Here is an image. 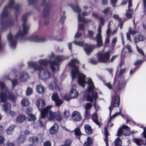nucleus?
I'll list each match as a JSON object with an SVG mask.
<instances>
[{
    "instance_id": "obj_1",
    "label": "nucleus",
    "mask_w": 146,
    "mask_h": 146,
    "mask_svg": "<svg viewBox=\"0 0 146 146\" xmlns=\"http://www.w3.org/2000/svg\"><path fill=\"white\" fill-rule=\"evenodd\" d=\"M79 63V61L77 59H75L72 60L69 63V65L73 68L71 71L72 78L73 79H74L76 75H78L79 84L84 88L85 86V84L87 83L88 85V91L90 92L94 88V83L90 78H88L87 82H86V76L79 72L78 66L75 65L76 64H78Z\"/></svg>"
},
{
    "instance_id": "obj_2",
    "label": "nucleus",
    "mask_w": 146,
    "mask_h": 146,
    "mask_svg": "<svg viewBox=\"0 0 146 146\" xmlns=\"http://www.w3.org/2000/svg\"><path fill=\"white\" fill-rule=\"evenodd\" d=\"M27 15H23L22 17V20L23 22V24L22 31L20 29L18 33L14 36H13L11 33H9L7 36V40L10 42V46L12 48H16L17 40L19 37V36L22 37L26 35L29 29V26L27 25L25 23L27 19Z\"/></svg>"
},
{
    "instance_id": "obj_3",
    "label": "nucleus",
    "mask_w": 146,
    "mask_h": 146,
    "mask_svg": "<svg viewBox=\"0 0 146 146\" xmlns=\"http://www.w3.org/2000/svg\"><path fill=\"white\" fill-rule=\"evenodd\" d=\"M0 86L1 102H5L8 98L13 101L15 100L16 98L13 93L8 90L7 88L5 86L4 83L0 81Z\"/></svg>"
},
{
    "instance_id": "obj_4",
    "label": "nucleus",
    "mask_w": 146,
    "mask_h": 146,
    "mask_svg": "<svg viewBox=\"0 0 146 146\" xmlns=\"http://www.w3.org/2000/svg\"><path fill=\"white\" fill-rule=\"evenodd\" d=\"M14 4V0H10L8 5L5 6L3 8V10L1 14L2 17H7L8 15V11L9 9H13L15 10H18L20 7L19 4H16L14 7L13 6Z\"/></svg>"
},
{
    "instance_id": "obj_5",
    "label": "nucleus",
    "mask_w": 146,
    "mask_h": 146,
    "mask_svg": "<svg viewBox=\"0 0 146 146\" xmlns=\"http://www.w3.org/2000/svg\"><path fill=\"white\" fill-rule=\"evenodd\" d=\"M110 56V54L109 51L104 52L103 50L98 53L97 59L101 62L107 63L109 60Z\"/></svg>"
},
{
    "instance_id": "obj_6",
    "label": "nucleus",
    "mask_w": 146,
    "mask_h": 146,
    "mask_svg": "<svg viewBox=\"0 0 146 146\" xmlns=\"http://www.w3.org/2000/svg\"><path fill=\"white\" fill-rule=\"evenodd\" d=\"M51 106H47L46 109L41 112V117L42 118H44L46 116L48 119L49 120H52L55 118V112L54 113L50 110Z\"/></svg>"
},
{
    "instance_id": "obj_7",
    "label": "nucleus",
    "mask_w": 146,
    "mask_h": 146,
    "mask_svg": "<svg viewBox=\"0 0 146 146\" xmlns=\"http://www.w3.org/2000/svg\"><path fill=\"white\" fill-rule=\"evenodd\" d=\"M38 63L40 66H38L35 62H30L28 63V66L30 67H33L35 70L40 72L42 69V66H44L48 64V62L46 60L41 59L38 61Z\"/></svg>"
},
{
    "instance_id": "obj_8",
    "label": "nucleus",
    "mask_w": 146,
    "mask_h": 146,
    "mask_svg": "<svg viewBox=\"0 0 146 146\" xmlns=\"http://www.w3.org/2000/svg\"><path fill=\"white\" fill-rule=\"evenodd\" d=\"M64 59V57L62 56H57L56 57V60L55 61L50 62V65L52 71L53 72H56L58 71L59 67L57 66L58 62H56L57 60L58 62H60Z\"/></svg>"
},
{
    "instance_id": "obj_9",
    "label": "nucleus",
    "mask_w": 146,
    "mask_h": 146,
    "mask_svg": "<svg viewBox=\"0 0 146 146\" xmlns=\"http://www.w3.org/2000/svg\"><path fill=\"white\" fill-rule=\"evenodd\" d=\"M71 7L74 11L78 13V22H82L85 23H88L92 21L91 19H86L84 17H82L80 15L81 9L78 6H71Z\"/></svg>"
},
{
    "instance_id": "obj_10",
    "label": "nucleus",
    "mask_w": 146,
    "mask_h": 146,
    "mask_svg": "<svg viewBox=\"0 0 146 146\" xmlns=\"http://www.w3.org/2000/svg\"><path fill=\"white\" fill-rule=\"evenodd\" d=\"M131 133L128 127L125 125H123L121 128H120L118 131L117 136L120 137L123 133L125 136H129Z\"/></svg>"
},
{
    "instance_id": "obj_11",
    "label": "nucleus",
    "mask_w": 146,
    "mask_h": 146,
    "mask_svg": "<svg viewBox=\"0 0 146 146\" xmlns=\"http://www.w3.org/2000/svg\"><path fill=\"white\" fill-rule=\"evenodd\" d=\"M11 108V105L10 104L6 103L3 105V109L4 111L7 113H8V111L9 110V114L11 116L13 117L16 115V113L13 111L10 110Z\"/></svg>"
},
{
    "instance_id": "obj_12",
    "label": "nucleus",
    "mask_w": 146,
    "mask_h": 146,
    "mask_svg": "<svg viewBox=\"0 0 146 146\" xmlns=\"http://www.w3.org/2000/svg\"><path fill=\"white\" fill-rule=\"evenodd\" d=\"M98 33L96 35V38L97 42V47H100L102 45V36L101 35V26L98 27Z\"/></svg>"
},
{
    "instance_id": "obj_13",
    "label": "nucleus",
    "mask_w": 146,
    "mask_h": 146,
    "mask_svg": "<svg viewBox=\"0 0 146 146\" xmlns=\"http://www.w3.org/2000/svg\"><path fill=\"white\" fill-rule=\"evenodd\" d=\"M118 79L119 80L118 88L119 89L123 88L125 86V81L124 80V78L122 76H115L114 78V82Z\"/></svg>"
},
{
    "instance_id": "obj_14",
    "label": "nucleus",
    "mask_w": 146,
    "mask_h": 146,
    "mask_svg": "<svg viewBox=\"0 0 146 146\" xmlns=\"http://www.w3.org/2000/svg\"><path fill=\"white\" fill-rule=\"evenodd\" d=\"M52 100L54 101L57 106H59L62 103V100L59 99V97L56 93H54L52 96Z\"/></svg>"
},
{
    "instance_id": "obj_15",
    "label": "nucleus",
    "mask_w": 146,
    "mask_h": 146,
    "mask_svg": "<svg viewBox=\"0 0 146 146\" xmlns=\"http://www.w3.org/2000/svg\"><path fill=\"white\" fill-rule=\"evenodd\" d=\"M36 104L41 112L42 111H43L46 109V108H44L45 106V102L42 99H40L38 100L36 102Z\"/></svg>"
},
{
    "instance_id": "obj_16",
    "label": "nucleus",
    "mask_w": 146,
    "mask_h": 146,
    "mask_svg": "<svg viewBox=\"0 0 146 146\" xmlns=\"http://www.w3.org/2000/svg\"><path fill=\"white\" fill-rule=\"evenodd\" d=\"M72 118L75 121H79L82 119V116L78 112L75 111L72 113Z\"/></svg>"
},
{
    "instance_id": "obj_17",
    "label": "nucleus",
    "mask_w": 146,
    "mask_h": 146,
    "mask_svg": "<svg viewBox=\"0 0 146 146\" xmlns=\"http://www.w3.org/2000/svg\"><path fill=\"white\" fill-rule=\"evenodd\" d=\"M51 76L50 72L47 70H44L43 71L42 74L40 73L39 77L44 80L46 79L49 78Z\"/></svg>"
},
{
    "instance_id": "obj_18",
    "label": "nucleus",
    "mask_w": 146,
    "mask_h": 146,
    "mask_svg": "<svg viewBox=\"0 0 146 146\" xmlns=\"http://www.w3.org/2000/svg\"><path fill=\"white\" fill-rule=\"evenodd\" d=\"M92 96H91L88 95L87 96V100L91 102H93V100H96V99L98 98V93L96 91H93L92 93Z\"/></svg>"
},
{
    "instance_id": "obj_19",
    "label": "nucleus",
    "mask_w": 146,
    "mask_h": 146,
    "mask_svg": "<svg viewBox=\"0 0 146 146\" xmlns=\"http://www.w3.org/2000/svg\"><path fill=\"white\" fill-rule=\"evenodd\" d=\"M72 89L70 92V95L71 98H76L78 95V93L76 90V86L73 85L72 86Z\"/></svg>"
},
{
    "instance_id": "obj_20",
    "label": "nucleus",
    "mask_w": 146,
    "mask_h": 146,
    "mask_svg": "<svg viewBox=\"0 0 146 146\" xmlns=\"http://www.w3.org/2000/svg\"><path fill=\"white\" fill-rule=\"evenodd\" d=\"M120 102V98L119 96H116L114 98V101H112L111 104L113 107H118L119 106Z\"/></svg>"
},
{
    "instance_id": "obj_21",
    "label": "nucleus",
    "mask_w": 146,
    "mask_h": 146,
    "mask_svg": "<svg viewBox=\"0 0 146 146\" xmlns=\"http://www.w3.org/2000/svg\"><path fill=\"white\" fill-rule=\"evenodd\" d=\"M45 7L44 10V17L47 18L48 17L49 11L51 9V5L46 3Z\"/></svg>"
},
{
    "instance_id": "obj_22",
    "label": "nucleus",
    "mask_w": 146,
    "mask_h": 146,
    "mask_svg": "<svg viewBox=\"0 0 146 146\" xmlns=\"http://www.w3.org/2000/svg\"><path fill=\"white\" fill-rule=\"evenodd\" d=\"M0 24L2 26L1 30L3 31L4 30L3 28L4 27H10L13 25L14 23L13 21H7L4 23L1 22V23H0Z\"/></svg>"
},
{
    "instance_id": "obj_23",
    "label": "nucleus",
    "mask_w": 146,
    "mask_h": 146,
    "mask_svg": "<svg viewBox=\"0 0 146 146\" xmlns=\"http://www.w3.org/2000/svg\"><path fill=\"white\" fill-rule=\"evenodd\" d=\"M32 40L36 42H43L47 40L45 37L40 38L38 36H35L32 38Z\"/></svg>"
},
{
    "instance_id": "obj_24",
    "label": "nucleus",
    "mask_w": 146,
    "mask_h": 146,
    "mask_svg": "<svg viewBox=\"0 0 146 146\" xmlns=\"http://www.w3.org/2000/svg\"><path fill=\"white\" fill-rule=\"evenodd\" d=\"M95 48V47L93 45L88 46L87 45L86 47H84V49L88 55L89 54L92 52L93 49Z\"/></svg>"
},
{
    "instance_id": "obj_25",
    "label": "nucleus",
    "mask_w": 146,
    "mask_h": 146,
    "mask_svg": "<svg viewBox=\"0 0 146 146\" xmlns=\"http://www.w3.org/2000/svg\"><path fill=\"white\" fill-rule=\"evenodd\" d=\"M136 33V31L135 30H133L131 27H129V32L126 33L127 39L130 41H131L130 34L132 35H135Z\"/></svg>"
},
{
    "instance_id": "obj_26",
    "label": "nucleus",
    "mask_w": 146,
    "mask_h": 146,
    "mask_svg": "<svg viewBox=\"0 0 146 146\" xmlns=\"http://www.w3.org/2000/svg\"><path fill=\"white\" fill-rule=\"evenodd\" d=\"M121 113V112H116L113 114L112 116L110 117V119L108 120V126H110L111 127L113 126V124L112 123H110V122L111 121V120L113 119L117 115H120Z\"/></svg>"
},
{
    "instance_id": "obj_27",
    "label": "nucleus",
    "mask_w": 146,
    "mask_h": 146,
    "mask_svg": "<svg viewBox=\"0 0 146 146\" xmlns=\"http://www.w3.org/2000/svg\"><path fill=\"white\" fill-rule=\"evenodd\" d=\"M58 126L57 124L55 123L50 129V133L52 134L56 133L58 131Z\"/></svg>"
},
{
    "instance_id": "obj_28",
    "label": "nucleus",
    "mask_w": 146,
    "mask_h": 146,
    "mask_svg": "<svg viewBox=\"0 0 146 146\" xmlns=\"http://www.w3.org/2000/svg\"><path fill=\"white\" fill-rule=\"evenodd\" d=\"M92 121L97 125L100 126V123L98 120L97 115L94 113L92 115Z\"/></svg>"
},
{
    "instance_id": "obj_29",
    "label": "nucleus",
    "mask_w": 146,
    "mask_h": 146,
    "mask_svg": "<svg viewBox=\"0 0 146 146\" xmlns=\"http://www.w3.org/2000/svg\"><path fill=\"white\" fill-rule=\"evenodd\" d=\"M84 129L86 133L88 135L91 134L92 131V129L89 125H86L84 126Z\"/></svg>"
},
{
    "instance_id": "obj_30",
    "label": "nucleus",
    "mask_w": 146,
    "mask_h": 146,
    "mask_svg": "<svg viewBox=\"0 0 146 146\" xmlns=\"http://www.w3.org/2000/svg\"><path fill=\"white\" fill-rule=\"evenodd\" d=\"M26 117L24 115H20L17 116L16 119V121L19 123H21L25 119Z\"/></svg>"
},
{
    "instance_id": "obj_31",
    "label": "nucleus",
    "mask_w": 146,
    "mask_h": 146,
    "mask_svg": "<svg viewBox=\"0 0 146 146\" xmlns=\"http://www.w3.org/2000/svg\"><path fill=\"white\" fill-rule=\"evenodd\" d=\"M55 118L58 121L60 122L62 120V115L59 111L55 112Z\"/></svg>"
},
{
    "instance_id": "obj_32",
    "label": "nucleus",
    "mask_w": 146,
    "mask_h": 146,
    "mask_svg": "<svg viewBox=\"0 0 146 146\" xmlns=\"http://www.w3.org/2000/svg\"><path fill=\"white\" fill-rule=\"evenodd\" d=\"M28 77V74L24 72L22 73L20 76V79L22 81H26Z\"/></svg>"
},
{
    "instance_id": "obj_33",
    "label": "nucleus",
    "mask_w": 146,
    "mask_h": 146,
    "mask_svg": "<svg viewBox=\"0 0 146 146\" xmlns=\"http://www.w3.org/2000/svg\"><path fill=\"white\" fill-rule=\"evenodd\" d=\"M15 128L13 125H11L7 129L6 133L8 135H11Z\"/></svg>"
},
{
    "instance_id": "obj_34",
    "label": "nucleus",
    "mask_w": 146,
    "mask_h": 146,
    "mask_svg": "<svg viewBox=\"0 0 146 146\" xmlns=\"http://www.w3.org/2000/svg\"><path fill=\"white\" fill-rule=\"evenodd\" d=\"M133 141L138 145H141L144 143V141L141 139L135 138L133 139Z\"/></svg>"
},
{
    "instance_id": "obj_35",
    "label": "nucleus",
    "mask_w": 146,
    "mask_h": 146,
    "mask_svg": "<svg viewBox=\"0 0 146 146\" xmlns=\"http://www.w3.org/2000/svg\"><path fill=\"white\" fill-rule=\"evenodd\" d=\"M37 92L40 94H42L44 92V88L41 85L38 86L36 88Z\"/></svg>"
},
{
    "instance_id": "obj_36",
    "label": "nucleus",
    "mask_w": 146,
    "mask_h": 146,
    "mask_svg": "<svg viewBox=\"0 0 146 146\" xmlns=\"http://www.w3.org/2000/svg\"><path fill=\"white\" fill-rule=\"evenodd\" d=\"M21 104L23 106L26 107L29 105V102L27 99L24 98L22 99Z\"/></svg>"
},
{
    "instance_id": "obj_37",
    "label": "nucleus",
    "mask_w": 146,
    "mask_h": 146,
    "mask_svg": "<svg viewBox=\"0 0 146 146\" xmlns=\"http://www.w3.org/2000/svg\"><path fill=\"white\" fill-rule=\"evenodd\" d=\"M114 144L115 146H121L122 141L119 138H117L115 140Z\"/></svg>"
},
{
    "instance_id": "obj_38",
    "label": "nucleus",
    "mask_w": 146,
    "mask_h": 146,
    "mask_svg": "<svg viewBox=\"0 0 146 146\" xmlns=\"http://www.w3.org/2000/svg\"><path fill=\"white\" fill-rule=\"evenodd\" d=\"M87 141L84 143V146H90L92 143V140L90 137H88L87 139Z\"/></svg>"
},
{
    "instance_id": "obj_39",
    "label": "nucleus",
    "mask_w": 146,
    "mask_h": 146,
    "mask_svg": "<svg viewBox=\"0 0 146 146\" xmlns=\"http://www.w3.org/2000/svg\"><path fill=\"white\" fill-rule=\"evenodd\" d=\"M105 129V135L106 137V138L104 139V141L106 142V146H108V133L107 131V128L106 127L104 128Z\"/></svg>"
},
{
    "instance_id": "obj_40",
    "label": "nucleus",
    "mask_w": 146,
    "mask_h": 146,
    "mask_svg": "<svg viewBox=\"0 0 146 146\" xmlns=\"http://www.w3.org/2000/svg\"><path fill=\"white\" fill-rule=\"evenodd\" d=\"M56 86V81H54L53 82H52L50 83L49 86V88L50 90H53Z\"/></svg>"
},
{
    "instance_id": "obj_41",
    "label": "nucleus",
    "mask_w": 146,
    "mask_h": 146,
    "mask_svg": "<svg viewBox=\"0 0 146 146\" xmlns=\"http://www.w3.org/2000/svg\"><path fill=\"white\" fill-rule=\"evenodd\" d=\"M25 139V137L23 135H21L17 139V142L19 143H23Z\"/></svg>"
},
{
    "instance_id": "obj_42",
    "label": "nucleus",
    "mask_w": 146,
    "mask_h": 146,
    "mask_svg": "<svg viewBox=\"0 0 146 146\" xmlns=\"http://www.w3.org/2000/svg\"><path fill=\"white\" fill-rule=\"evenodd\" d=\"M36 140H37V143H41L43 141V138L42 135H38L36 137Z\"/></svg>"
},
{
    "instance_id": "obj_43",
    "label": "nucleus",
    "mask_w": 146,
    "mask_h": 146,
    "mask_svg": "<svg viewBox=\"0 0 146 146\" xmlns=\"http://www.w3.org/2000/svg\"><path fill=\"white\" fill-rule=\"evenodd\" d=\"M70 115V112L68 110H65L63 112L64 117L65 118H68Z\"/></svg>"
},
{
    "instance_id": "obj_44",
    "label": "nucleus",
    "mask_w": 146,
    "mask_h": 146,
    "mask_svg": "<svg viewBox=\"0 0 146 146\" xmlns=\"http://www.w3.org/2000/svg\"><path fill=\"white\" fill-rule=\"evenodd\" d=\"M29 120L30 121H34L36 119L35 116L33 114H30L28 117Z\"/></svg>"
},
{
    "instance_id": "obj_45",
    "label": "nucleus",
    "mask_w": 146,
    "mask_h": 146,
    "mask_svg": "<svg viewBox=\"0 0 146 146\" xmlns=\"http://www.w3.org/2000/svg\"><path fill=\"white\" fill-rule=\"evenodd\" d=\"M33 93L32 89L28 87L26 91V94L27 96H29Z\"/></svg>"
},
{
    "instance_id": "obj_46",
    "label": "nucleus",
    "mask_w": 146,
    "mask_h": 146,
    "mask_svg": "<svg viewBox=\"0 0 146 146\" xmlns=\"http://www.w3.org/2000/svg\"><path fill=\"white\" fill-rule=\"evenodd\" d=\"M74 133L76 135L79 136L80 135L81 132L79 128L77 127L74 129Z\"/></svg>"
},
{
    "instance_id": "obj_47",
    "label": "nucleus",
    "mask_w": 146,
    "mask_h": 146,
    "mask_svg": "<svg viewBox=\"0 0 146 146\" xmlns=\"http://www.w3.org/2000/svg\"><path fill=\"white\" fill-rule=\"evenodd\" d=\"M36 137H29V140L31 142H32L33 143H37V140L36 141Z\"/></svg>"
},
{
    "instance_id": "obj_48",
    "label": "nucleus",
    "mask_w": 146,
    "mask_h": 146,
    "mask_svg": "<svg viewBox=\"0 0 146 146\" xmlns=\"http://www.w3.org/2000/svg\"><path fill=\"white\" fill-rule=\"evenodd\" d=\"M84 43V41H77L76 40H75L74 41V44L76 45H78L80 46H83V44Z\"/></svg>"
},
{
    "instance_id": "obj_49",
    "label": "nucleus",
    "mask_w": 146,
    "mask_h": 146,
    "mask_svg": "<svg viewBox=\"0 0 146 146\" xmlns=\"http://www.w3.org/2000/svg\"><path fill=\"white\" fill-rule=\"evenodd\" d=\"M92 107V104L90 103H88L86 105L85 108V110H89Z\"/></svg>"
},
{
    "instance_id": "obj_50",
    "label": "nucleus",
    "mask_w": 146,
    "mask_h": 146,
    "mask_svg": "<svg viewBox=\"0 0 146 146\" xmlns=\"http://www.w3.org/2000/svg\"><path fill=\"white\" fill-rule=\"evenodd\" d=\"M99 20L100 22V26L104 25V20L102 17H100L99 18Z\"/></svg>"
},
{
    "instance_id": "obj_51",
    "label": "nucleus",
    "mask_w": 146,
    "mask_h": 146,
    "mask_svg": "<svg viewBox=\"0 0 146 146\" xmlns=\"http://www.w3.org/2000/svg\"><path fill=\"white\" fill-rule=\"evenodd\" d=\"M113 17L114 19L117 20L118 21H121L122 19L119 17V16L117 15H113Z\"/></svg>"
},
{
    "instance_id": "obj_52",
    "label": "nucleus",
    "mask_w": 146,
    "mask_h": 146,
    "mask_svg": "<svg viewBox=\"0 0 146 146\" xmlns=\"http://www.w3.org/2000/svg\"><path fill=\"white\" fill-rule=\"evenodd\" d=\"M128 11V10L126 11V12L125 13L126 14V16L127 17V18L130 19H131L132 17V15Z\"/></svg>"
},
{
    "instance_id": "obj_53",
    "label": "nucleus",
    "mask_w": 146,
    "mask_h": 146,
    "mask_svg": "<svg viewBox=\"0 0 146 146\" xmlns=\"http://www.w3.org/2000/svg\"><path fill=\"white\" fill-rule=\"evenodd\" d=\"M132 6V4L131 3V0H130L128 2V11L129 12H132L133 11L132 9H130V7H131Z\"/></svg>"
},
{
    "instance_id": "obj_54",
    "label": "nucleus",
    "mask_w": 146,
    "mask_h": 146,
    "mask_svg": "<svg viewBox=\"0 0 146 146\" xmlns=\"http://www.w3.org/2000/svg\"><path fill=\"white\" fill-rule=\"evenodd\" d=\"M111 9V8L110 7H107L106 8L104 9L103 11V13L104 14L108 13Z\"/></svg>"
},
{
    "instance_id": "obj_55",
    "label": "nucleus",
    "mask_w": 146,
    "mask_h": 146,
    "mask_svg": "<svg viewBox=\"0 0 146 146\" xmlns=\"http://www.w3.org/2000/svg\"><path fill=\"white\" fill-rule=\"evenodd\" d=\"M90 113L89 110H85L84 116L86 118L90 116Z\"/></svg>"
},
{
    "instance_id": "obj_56",
    "label": "nucleus",
    "mask_w": 146,
    "mask_h": 146,
    "mask_svg": "<svg viewBox=\"0 0 146 146\" xmlns=\"http://www.w3.org/2000/svg\"><path fill=\"white\" fill-rule=\"evenodd\" d=\"M140 37H141L142 38L141 36L138 35L136 36L134 38L135 42L137 43L139 41H140Z\"/></svg>"
},
{
    "instance_id": "obj_57",
    "label": "nucleus",
    "mask_w": 146,
    "mask_h": 146,
    "mask_svg": "<svg viewBox=\"0 0 146 146\" xmlns=\"http://www.w3.org/2000/svg\"><path fill=\"white\" fill-rule=\"evenodd\" d=\"M88 33L89 37L90 38H92L94 33L92 31L88 30Z\"/></svg>"
},
{
    "instance_id": "obj_58",
    "label": "nucleus",
    "mask_w": 146,
    "mask_h": 146,
    "mask_svg": "<svg viewBox=\"0 0 146 146\" xmlns=\"http://www.w3.org/2000/svg\"><path fill=\"white\" fill-rule=\"evenodd\" d=\"M32 109L31 108H27L26 110V112L27 113L28 115V116L30 114H32L31 113L32 112Z\"/></svg>"
},
{
    "instance_id": "obj_59",
    "label": "nucleus",
    "mask_w": 146,
    "mask_h": 146,
    "mask_svg": "<svg viewBox=\"0 0 146 146\" xmlns=\"http://www.w3.org/2000/svg\"><path fill=\"white\" fill-rule=\"evenodd\" d=\"M71 143V140L70 139L67 140L64 143V145L67 146H70Z\"/></svg>"
},
{
    "instance_id": "obj_60",
    "label": "nucleus",
    "mask_w": 146,
    "mask_h": 146,
    "mask_svg": "<svg viewBox=\"0 0 146 146\" xmlns=\"http://www.w3.org/2000/svg\"><path fill=\"white\" fill-rule=\"evenodd\" d=\"M136 48L139 53L141 54L142 55H144V53L142 49L139 48L137 46H136Z\"/></svg>"
},
{
    "instance_id": "obj_61",
    "label": "nucleus",
    "mask_w": 146,
    "mask_h": 146,
    "mask_svg": "<svg viewBox=\"0 0 146 146\" xmlns=\"http://www.w3.org/2000/svg\"><path fill=\"white\" fill-rule=\"evenodd\" d=\"M5 138L2 136H0V144H2L5 142Z\"/></svg>"
},
{
    "instance_id": "obj_62",
    "label": "nucleus",
    "mask_w": 146,
    "mask_h": 146,
    "mask_svg": "<svg viewBox=\"0 0 146 146\" xmlns=\"http://www.w3.org/2000/svg\"><path fill=\"white\" fill-rule=\"evenodd\" d=\"M44 146H51V143L50 141H46L43 143Z\"/></svg>"
},
{
    "instance_id": "obj_63",
    "label": "nucleus",
    "mask_w": 146,
    "mask_h": 146,
    "mask_svg": "<svg viewBox=\"0 0 146 146\" xmlns=\"http://www.w3.org/2000/svg\"><path fill=\"white\" fill-rule=\"evenodd\" d=\"M13 86V87L15 86L17 84V81L16 80H11Z\"/></svg>"
},
{
    "instance_id": "obj_64",
    "label": "nucleus",
    "mask_w": 146,
    "mask_h": 146,
    "mask_svg": "<svg viewBox=\"0 0 146 146\" xmlns=\"http://www.w3.org/2000/svg\"><path fill=\"white\" fill-rule=\"evenodd\" d=\"M66 18V17L65 16H62L60 20V23H62L65 19Z\"/></svg>"
}]
</instances>
